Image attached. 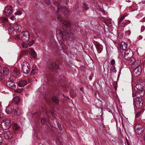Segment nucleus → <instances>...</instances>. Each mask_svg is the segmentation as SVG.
<instances>
[{
    "instance_id": "obj_58",
    "label": "nucleus",
    "mask_w": 145,
    "mask_h": 145,
    "mask_svg": "<svg viewBox=\"0 0 145 145\" xmlns=\"http://www.w3.org/2000/svg\"><path fill=\"white\" fill-rule=\"evenodd\" d=\"M2 68V67L1 66V65H0V70H1Z\"/></svg>"
},
{
    "instance_id": "obj_41",
    "label": "nucleus",
    "mask_w": 145,
    "mask_h": 145,
    "mask_svg": "<svg viewBox=\"0 0 145 145\" xmlns=\"http://www.w3.org/2000/svg\"><path fill=\"white\" fill-rule=\"evenodd\" d=\"M34 43V41H30L29 43V45L30 46H32Z\"/></svg>"
},
{
    "instance_id": "obj_36",
    "label": "nucleus",
    "mask_w": 145,
    "mask_h": 145,
    "mask_svg": "<svg viewBox=\"0 0 145 145\" xmlns=\"http://www.w3.org/2000/svg\"><path fill=\"white\" fill-rule=\"evenodd\" d=\"M57 125L59 130L60 131H62V129L61 124L59 123H57Z\"/></svg>"
},
{
    "instance_id": "obj_35",
    "label": "nucleus",
    "mask_w": 145,
    "mask_h": 145,
    "mask_svg": "<svg viewBox=\"0 0 145 145\" xmlns=\"http://www.w3.org/2000/svg\"><path fill=\"white\" fill-rule=\"evenodd\" d=\"M46 121V119L44 118H42L41 119V123L42 124H44Z\"/></svg>"
},
{
    "instance_id": "obj_48",
    "label": "nucleus",
    "mask_w": 145,
    "mask_h": 145,
    "mask_svg": "<svg viewBox=\"0 0 145 145\" xmlns=\"http://www.w3.org/2000/svg\"><path fill=\"white\" fill-rule=\"evenodd\" d=\"M3 78L2 74L0 72V79H1Z\"/></svg>"
},
{
    "instance_id": "obj_31",
    "label": "nucleus",
    "mask_w": 145,
    "mask_h": 145,
    "mask_svg": "<svg viewBox=\"0 0 145 145\" xmlns=\"http://www.w3.org/2000/svg\"><path fill=\"white\" fill-rule=\"evenodd\" d=\"M23 91V89L22 88L17 89L14 91V92L16 93H21Z\"/></svg>"
},
{
    "instance_id": "obj_14",
    "label": "nucleus",
    "mask_w": 145,
    "mask_h": 145,
    "mask_svg": "<svg viewBox=\"0 0 145 145\" xmlns=\"http://www.w3.org/2000/svg\"><path fill=\"white\" fill-rule=\"evenodd\" d=\"M6 85L8 88L13 89H14L16 88V85L14 83L12 82L11 80L7 82Z\"/></svg>"
},
{
    "instance_id": "obj_55",
    "label": "nucleus",
    "mask_w": 145,
    "mask_h": 145,
    "mask_svg": "<svg viewBox=\"0 0 145 145\" xmlns=\"http://www.w3.org/2000/svg\"><path fill=\"white\" fill-rule=\"evenodd\" d=\"M10 80H13V79L12 78V77H10Z\"/></svg>"
},
{
    "instance_id": "obj_7",
    "label": "nucleus",
    "mask_w": 145,
    "mask_h": 145,
    "mask_svg": "<svg viewBox=\"0 0 145 145\" xmlns=\"http://www.w3.org/2000/svg\"><path fill=\"white\" fill-rule=\"evenodd\" d=\"M12 12V7L11 6H8L5 7L3 12L4 14L6 16L10 15Z\"/></svg>"
},
{
    "instance_id": "obj_29",
    "label": "nucleus",
    "mask_w": 145,
    "mask_h": 145,
    "mask_svg": "<svg viewBox=\"0 0 145 145\" xmlns=\"http://www.w3.org/2000/svg\"><path fill=\"white\" fill-rule=\"evenodd\" d=\"M0 20L2 22H7L8 21V19L5 17H1L0 18Z\"/></svg>"
},
{
    "instance_id": "obj_49",
    "label": "nucleus",
    "mask_w": 145,
    "mask_h": 145,
    "mask_svg": "<svg viewBox=\"0 0 145 145\" xmlns=\"http://www.w3.org/2000/svg\"><path fill=\"white\" fill-rule=\"evenodd\" d=\"M16 38L17 39H19L20 38V36L19 35H17L16 36Z\"/></svg>"
},
{
    "instance_id": "obj_33",
    "label": "nucleus",
    "mask_w": 145,
    "mask_h": 145,
    "mask_svg": "<svg viewBox=\"0 0 145 145\" xmlns=\"http://www.w3.org/2000/svg\"><path fill=\"white\" fill-rule=\"evenodd\" d=\"M53 101L55 103H57L58 102V100L56 96H54L52 98Z\"/></svg>"
},
{
    "instance_id": "obj_60",
    "label": "nucleus",
    "mask_w": 145,
    "mask_h": 145,
    "mask_svg": "<svg viewBox=\"0 0 145 145\" xmlns=\"http://www.w3.org/2000/svg\"><path fill=\"white\" fill-rule=\"evenodd\" d=\"M37 114V113H35V114Z\"/></svg>"
},
{
    "instance_id": "obj_43",
    "label": "nucleus",
    "mask_w": 145,
    "mask_h": 145,
    "mask_svg": "<svg viewBox=\"0 0 145 145\" xmlns=\"http://www.w3.org/2000/svg\"><path fill=\"white\" fill-rule=\"evenodd\" d=\"M3 142V140L1 136H0V145H1L2 144Z\"/></svg>"
},
{
    "instance_id": "obj_34",
    "label": "nucleus",
    "mask_w": 145,
    "mask_h": 145,
    "mask_svg": "<svg viewBox=\"0 0 145 145\" xmlns=\"http://www.w3.org/2000/svg\"><path fill=\"white\" fill-rule=\"evenodd\" d=\"M22 13V12L20 10H18L14 13L15 15H20Z\"/></svg>"
},
{
    "instance_id": "obj_50",
    "label": "nucleus",
    "mask_w": 145,
    "mask_h": 145,
    "mask_svg": "<svg viewBox=\"0 0 145 145\" xmlns=\"http://www.w3.org/2000/svg\"><path fill=\"white\" fill-rule=\"evenodd\" d=\"M61 1H64V2H65L66 3L67 2V0H61Z\"/></svg>"
},
{
    "instance_id": "obj_22",
    "label": "nucleus",
    "mask_w": 145,
    "mask_h": 145,
    "mask_svg": "<svg viewBox=\"0 0 145 145\" xmlns=\"http://www.w3.org/2000/svg\"><path fill=\"white\" fill-rule=\"evenodd\" d=\"M9 69L6 68H4L3 69V72L5 75H7L9 73Z\"/></svg>"
},
{
    "instance_id": "obj_1",
    "label": "nucleus",
    "mask_w": 145,
    "mask_h": 145,
    "mask_svg": "<svg viewBox=\"0 0 145 145\" xmlns=\"http://www.w3.org/2000/svg\"><path fill=\"white\" fill-rule=\"evenodd\" d=\"M56 33L57 39L60 44H62L65 39L70 37L71 34L70 31L63 28L57 30Z\"/></svg>"
},
{
    "instance_id": "obj_51",
    "label": "nucleus",
    "mask_w": 145,
    "mask_h": 145,
    "mask_svg": "<svg viewBox=\"0 0 145 145\" xmlns=\"http://www.w3.org/2000/svg\"><path fill=\"white\" fill-rule=\"evenodd\" d=\"M3 133V130H0V134H1Z\"/></svg>"
},
{
    "instance_id": "obj_40",
    "label": "nucleus",
    "mask_w": 145,
    "mask_h": 145,
    "mask_svg": "<svg viewBox=\"0 0 145 145\" xmlns=\"http://www.w3.org/2000/svg\"><path fill=\"white\" fill-rule=\"evenodd\" d=\"M84 8L86 10H87L88 8L87 5L85 3L84 4Z\"/></svg>"
},
{
    "instance_id": "obj_20",
    "label": "nucleus",
    "mask_w": 145,
    "mask_h": 145,
    "mask_svg": "<svg viewBox=\"0 0 145 145\" xmlns=\"http://www.w3.org/2000/svg\"><path fill=\"white\" fill-rule=\"evenodd\" d=\"M126 59L128 60V62L130 65L133 64L135 61V59L132 56Z\"/></svg>"
},
{
    "instance_id": "obj_28",
    "label": "nucleus",
    "mask_w": 145,
    "mask_h": 145,
    "mask_svg": "<svg viewBox=\"0 0 145 145\" xmlns=\"http://www.w3.org/2000/svg\"><path fill=\"white\" fill-rule=\"evenodd\" d=\"M130 22H129L128 20H125V21H123L121 24H122V26L124 27L128 23H129Z\"/></svg>"
},
{
    "instance_id": "obj_59",
    "label": "nucleus",
    "mask_w": 145,
    "mask_h": 145,
    "mask_svg": "<svg viewBox=\"0 0 145 145\" xmlns=\"http://www.w3.org/2000/svg\"><path fill=\"white\" fill-rule=\"evenodd\" d=\"M116 89V87H115V89Z\"/></svg>"
},
{
    "instance_id": "obj_30",
    "label": "nucleus",
    "mask_w": 145,
    "mask_h": 145,
    "mask_svg": "<svg viewBox=\"0 0 145 145\" xmlns=\"http://www.w3.org/2000/svg\"><path fill=\"white\" fill-rule=\"evenodd\" d=\"M59 68V67L57 64L55 63L54 65L52 67V69L53 70H57V69Z\"/></svg>"
},
{
    "instance_id": "obj_52",
    "label": "nucleus",
    "mask_w": 145,
    "mask_h": 145,
    "mask_svg": "<svg viewBox=\"0 0 145 145\" xmlns=\"http://www.w3.org/2000/svg\"><path fill=\"white\" fill-rule=\"evenodd\" d=\"M28 82H30L31 81V79L30 78L28 79Z\"/></svg>"
},
{
    "instance_id": "obj_37",
    "label": "nucleus",
    "mask_w": 145,
    "mask_h": 145,
    "mask_svg": "<svg viewBox=\"0 0 145 145\" xmlns=\"http://www.w3.org/2000/svg\"><path fill=\"white\" fill-rule=\"evenodd\" d=\"M142 114V112H140L136 114L135 117L137 118L139 117Z\"/></svg>"
},
{
    "instance_id": "obj_27",
    "label": "nucleus",
    "mask_w": 145,
    "mask_h": 145,
    "mask_svg": "<svg viewBox=\"0 0 145 145\" xmlns=\"http://www.w3.org/2000/svg\"><path fill=\"white\" fill-rule=\"evenodd\" d=\"M125 17L124 16H123L121 17H120L118 19V24H120L121 22L122 21V20H123V19L125 18Z\"/></svg>"
},
{
    "instance_id": "obj_44",
    "label": "nucleus",
    "mask_w": 145,
    "mask_h": 145,
    "mask_svg": "<svg viewBox=\"0 0 145 145\" xmlns=\"http://www.w3.org/2000/svg\"><path fill=\"white\" fill-rule=\"evenodd\" d=\"M10 19L12 20H14V19L16 18H15V17L14 16H11V17H10Z\"/></svg>"
},
{
    "instance_id": "obj_61",
    "label": "nucleus",
    "mask_w": 145,
    "mask_h": 145,
    "mask_svg": "<svg viewBox=\"0 0 145 145\" xmlns=\"http://www.w3.org/2000/svg\"><path fill=\"white\" fill-rule=\"evenodd\" d=\"M116 124H117V122L116 121Z\"/></svg>"
},
{
    "instance_id": "obj_12",
    "label": "nucleus",
    "mask_w": 145,
    "mask_h": 145,
    "mask_svg": "<svg viewBox=\"0 0 145 145\" xmlns=\"http://www.w3.org/2000/svg\"><path fill=\"white\" fill-rule=\"evenodd\" d=\"M12 31L15 30L16 32H19L21 31L22 27L19 25L15 24L13 25Z\"/></svg>"
},
{
    "instance_id": "obj_10",
    "label": "nucleus",
    "mask_w": 145,
    "mask_h": 145,
    "mask_svg": "<svg viewBox=\"0 0 145 145\" xmlns=\"http://www.w3.org/2000/svg\"><path fill=\"white\" fill-rule=\"evenodd\" d=\"M141 71V69L140 68H138L137 65L133 71V73L135 76H137L140 74Z\"/></svg>"
},
{
    "instance_id": "obj_13",
    "label": "nucleus",
    "mask_w": 145,
    "mask_h": 145,
    "mask_svg": "<svg viewBox=\"0 0 145 145\" xmlns=\"http://www.w3.org/2000/svg\"><path fill=\"white\" fill-rule=\"evenodd\" d=\"M58 19L60 22L64 25L67 27V26L69 25L70 23L67 20H63L60 16H58Z\"/></svg>"
},
{
    "instance_id": "obj_38",
    "label": "nucleus",
    "mask_w": 145,
    "mask_h": 145,
    "mask_svg": "<svg viewBox=\"0 0 145 145\" xmlns=\"http://www.w3.org/2000/svg\"><path fill=\"white\" fill-rule=\"evenodd\" d=\"M21 45L23 48H26L27 47V45L26 44L23 43Z\"/></svg>"
},
{
    "instance_id": "obj_19",
    "label": "nucleus",
    "mask_w": 145,
    "mask_h": 145,
    "mask_svg": "<svg viewBox=\"0 0 145 145\" xmlns=\"http://www.w3.org/2000/svg\"><path fill=\"white\" fill-rule=\"evenodd\" d=\"M27 82L25 80L20 81L18 83V85L20 87H23L25 86L27 84Z\"/></svg>"
},
{
    "instance_id": "obj_25",
    "label": "nucleus",
    "mask_w": 145,
    "mask_h": 145,
    "mask_svg": "<svg viewBox=\"0 0 145 145\" xmlns=\"http://www.w3.org/2000/svg\"><path fill=\"white\" fill-rule=\"evenodd\" d=\"M37 72V67H33L32 69L31 74H35Z\"/></svg>"
},
{
    "instance_id": "obj_23",
    "label": "nucleus",
    "mask_w": 145,
    "mask_h": 145,
    "mask_svg": "<svg viewBox=\"0 0 145 145\" xmlns=\"http://www.w3.org/2000/svg\"><path fill=\"white\" fill-rule=\"evenodd\" d=\"M21 110L18 108L16 109L14 112V114L16 116H19L21 113Z\"/></svg>"
},
{
    "instance_id": "obj_21",
    "label": "nucleus",
    "mask_w": 145,
    "mask_h": 145,
    "mask_svg": "<svg viewBox=\"0 0 145 145\" xmlns=\"http://www.w3.org/2000/svg\"><path fill=\"white\" fill-rule=\"evenodd\" d=\"M120 48L123 50H124L126 49L127 47L126 43L124 42H122L121 43Z\"/></svg>"
},
{
    "instance_id": "obj_11",
    "label": "nucleus",
    "mask_w": 145,
    "mask_h": 145,
    "mask_svg": "<svg viewBox=\"0 0 145 145\" xmlns=\"http://www.w3.org/2000/svg\"><path fill=\"white\" fill-rule=\"evenodd\" d=\"M4 135L6 138L10 139L13 136V133L11 131H7L4 132Z\"/></svg>"
},
{
    "instance_id": "obj_18",
    "label": "nucleus",
    "mask_w": 145,
    "mask_h": 145,
    "mask_svg": "<svg viewBox=\"0 0 145 145\" xmlns=\"http://www.w3.org/2000/svg\"><path fill=\"white\" fill-rule=\"evenodd\" d=\"M29 53L33 58H35L37 57V54L33 49L31 48H29Z\"/></svg>"
},
{
    "instance_id": "obj_26",
    "label": "nucleus",
    "mask_w": 145,
    "mask_h": 145,
    "mask_svg": "<svg viewBox=\"0 0 145 145\" xmlns=\"http://www.w3.org/2000/svg\"><path fill=\"white\" fill-rule=\"evenodd\" d=\"M127 119L125 118H122V123L123 125L124 124H125V123H127Z\"/></svg>"
},
{
    "instance_id": "obj_9",
    "label": "nucleus",
    "mask_w": 145,
    "mask_h": 145,
    "mask_svg": "<svg viewBox=\"0 0 145 145\" xmlns=\"http://www.w3.org/2000/svg\"><path fill=\"white\" fill-rule=\"evenodd\" d=\"M133 53L132 51L129 49H127L125 52L124 58L125 59H128L133 56Z\"/></svg>"
},
{
    "instance_id": "obj_2",
    "label": "nucleus",
    "mask_w": 145,
    "mask_h": 145,
    "mask_svg": "<svg viewBox=\"0 0 145 145\" xmlns=\"http://www.w3.org/2000/svg\"><path fill=\"white\" fill-rule=\"evenodd\" d=\"M135 93H133L132 95L133 97L136 96L137 95H138L139 97H143L144 94V91L143 89V86L141 84L136 85L134 88Z\"/></svg>"
},
{
    "instance_id": "obj_32",
    "label": "nucleus",
    "mask_w": 145,
    "mask_h": 145,
    "mask_svg": "<svg viewBox=\"0 0 145 145\" xmlns=\"http://www.w3.org/2000/svg\"><path fill=\"white\" fill-rule=\"evenodd\" d=\"M111 70L112 72H116L117 71L115 67L113 66L111 67Z\"/></svg>"
},
{
    "instance_id": "obj_16",
    "label": "nucleus",
    "mask_w": 145,
    "mask_h": 145,
    "mask_svg": "<svg viewBox=\"0 0 145 145\" xmlns=\"http://www.w3.org/2000/svg\"><path fill=\"white\" fill-rule=\"evenodd\" d=\"M54 5L57 6V11L58 12L61 9V10L63 12H65V10H66V9L64 7L63 8L57 2H54Z\"/></svg>"
},
{
    "instance_id": "obj_17",
    "label": "nucleus",
    "mask_w": 145,
    "mask_h": 145,
    "mask_svg": "<svg viewBox=\"0 0 145 145\" xmlns=\"http://www.w3.org/2000/svg\"><path fill=\"white\" fill-rule=\"evenodd\" d=\"M95 46L98 53V54L100 53L102 51L103 49V46L99 43L97 44H95Z\"/></svg>"
},
{
    "instance_id": "obj_39",
    "label": "nucleus",
    "mask_w": 145,
    "mask_h": 145,
    "mask_svg": "<svg viewBox=\"0 0 145 145\" xmlns=\"http://www.w3.org/2000/svg\"><path fill=\"white\" fill-rule=\"evenodd\" d=\"M50 0H44V2L46 4L49 5L50 4Z\"/></svg>"
},
{
    "instance_id": "obj_47",
    "label": "nucleus",
    "mask_w": 145,
    "mask_h": 145,
    "mask_svg": "<svg viewBox=\"0 0 145 145\" xmlns=\"http://www.w3.org/2000/svg\"><path fill=\"white\" fill-rule=\"evenodd\" d=\"M14 127L15 128V129H17L18 128V126L16 124H14Z\"/></svg>"
},
{
    "instance_id": "obj_5",
    "label": "nucleus",
    "mask_w": 145,
    "mask_h": 145,
    "mask_svg": "<svg viewBox=\"0 0 145 145\" xmlns=\"http://www.w3.org/2000/svg\"><path fill=\"white\" fill-rule=\"evenodd\" d=\"M21 39L24 42H28L29 39V32L27 31L23 32L21 35Z\"/></svg>"
},
{
    "instance_id": "obj_15",
    "label": "nucleus",
    "mask_w": 145,
    "mask_h": 145,
    "mask_svg": "<svg viewBox=\"0 0 145 145\" xmlns=\"http://www.w3.org/2000/svg\"><path fill=\"white\" fill-rule=\"evenodd\" d=\"M14 109V107L12 105L8 106L5 110L6 112L8 114L12 113Z\"/></svg>"
},
{
    "instance_id": "obj_24",
    "label": "nucleus",
    "mask_w": 145,
    "mask_h": 145,
    "mask_svg": "<svg viewBox=\"0 0 145 145\" xmlns=\"http://www.w3.org/2000/svg\"><path fill=\"white\" fill-rule=\"evenodd\" d=\"M13 100L14 102L17 104L20 101V98L18 96H16L14 98Z\"/></svg>"
},
{
    "instance_id": "obj_46",
    "label": "nucleus",
    "mask_w": 145,
    "mask_h": 145,
    "mask_svg": "<svg viewBox=\"0 0 145 145\" xmlns=\"http://www.w3.org/2000/svg\"><path fill=\"white\" fill-rule=\"evenodd\" d=\"M145 28L144 26H142L141 27V32L143 31L145 29Z\"/></svg>"
},
{
    "instance_id": "obj_53",
    "label": "nucleus",
    "mask_w": 145,
    "mask_h": 145,
    "mask_svg": "<svg viewBox=\"0 0 145 145\" xmlns=\"http://www.w3.org/2000/svg\"><path fill=\"white\" fill-rule=\"evenodd\" d=\"M80 90H81L82 91H83L84 90V88H81V89H80Z\"/></svg>"
},
{
    "instance_id": "obj_54",
    "label": "nucleus",
    "mask_w": 145,
    "mask_h": 145,
    "mask_svg": "<svg viewBox=\"0 0 145 145\" xmlns=\"http://www.w3.org/2000/svg\"><path fill=\"white\" fill-rule=\"evenodd\" d=\"M89 79L91 80L92 79V77L91 76H90L89 78Z\"/></svg>"
},
{
    "instance_id": "obj_3",
    "label": "nucleus",
    "mask_w": 145,
    "mask_h": 145,
    "mask_svg": "<svg viewBox=\"0 0 145 145\" xmlns=\"http://www.w3.org/2000/svg\"><path fill=\"white\" fill-rule=\"evenodd\" d=\"M141 97H139L138 95H137L136 96L133 97L134 99H135V104L136 107L138 109L140 108L142 105L143 102H142V99Z\"/></svg>"
},
{
    "instance_id": "obj_56",
    "label": "nucleus",
    "mask_w": 145,
    "mask_h": 145,
    "mask_svg": "<svg viewBox=\"0 0 145 145\" xmlns=\"http://www.w3.org/2000/svg\"><path fill=\"white\" fill-rule=\"evenodd\" d=\"M143 137L144 140H145V134L144 135Z\"/></svg>"
},
{
    "instance_id": "obj_6",
    "label": "nucleus",
    "mask_w": 145,
    "mask_h": 145,
    "mask_svg": "<svg viewBox=\"0 0 145 145\" xmlns=\"http://www.w3.org/2000/svg\"><path fill=\"white\" fill-rule=\"evenodd\" d=\"M3 128L5 130L9 128L11 126L10 120L8 119L3 120L1 123Z\"/></svg>"
},
{
    "instance_id": "obj_57",
    "label": "nucleus",
    "mask_w": 145,
    "mask_h": 145,
    "mask_svg": "<svg viewBox=\"0 0 145 145\" xmlns=\"http://www.w3.org/2000/svg\"><path fill=\"white\" fill-rule=\"evenodd\" d=\"M142 38V37L141 36H140V39H141Z\"/></svg>"
},
{
    "instance_id": "obj_42",
    "label": "nucleus",
    "mask_w": 145,
    "mask_h": 145,
    "mask_svg": "<svg viewBox=\"0 0 145 145\" xmlns=\"http://www.w3.org/2000/svg\"><path fill=\"white\" fill-rule=\"evenodd\" d=\"M111 64L113 65H114L115 64V61L114 59H112L111 60Z\"/></svg>"
},
{
    "instance_id": "obj_45",
    "label": "nucleus",
    "mask_w": 145,
    "mask_h": 145,
    "mask_svg": "<svg viewBox=\"0 0 145 145\" xmlns=\"http://www.w3.org/2000/svg\"><path fill=\"white\" fill-rule=\"evenodd\" d=\"M12 29H13V28H12L11 27H9V29H8V30L9 32H11H11H13L14 31H12V30H13Z\"/></svg>"
},
{
    "instance_id": "obj_4",
    "label": "nucleus",
    "mask_w": 145,
    "mask_h": 145,
    "mask_svg": "<svg viewBox=\"0 0 145 145\" xmlns=\"http://www.w3.org/2000/svg\"><path fill=\"white\" fill-rule=\"evenodd\" d=\"M22 70L25 74L29 73L30 71V67L29 63L26 61H24L22 64Z\"/></svg>"
},
{
    "instance_id": "obj_8",
    "label": "nucleus",
    "mask_w": 145,
    "mask_h": 145,
    "mask_svg": "<svg viewBox=\"0 0 145 145\" xmlns=\"http://www.w3.org/2000/svg\"><path fill=\"white\" fill-rule=\"evenodd\" d=\"M136 133L138 134H141L144 130V129L143 126L141 125H137L134 127Z\"/></svg>"
}]
</instances>
